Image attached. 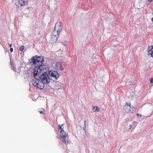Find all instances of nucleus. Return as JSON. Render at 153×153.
<instances>
[{"label": "nucleus", "mask_w": 153, "mask_h": 153, "mask_svg": "<svg viewBox=\"0 0 153 153\" xmlns=\"http://www.w3.org/2000/svg\"><path fill=\"white\" fill-rule=\"evenodd\" d=\"M31 61L33 65L36 66L33 71L36 79L32 81V84L36 87L42 89L44 87V83L48 84L50 82L47 74L48 68L46 65H42L43 59L42 56H33L31 59Z\"/></svg>", "instance_id": "nucleus-1"}, {"label": "nucleus", "mask_w": 153, "mask_h": 153, "mask_svg": "<svg viewBox=\"0 0 153 153\" xmlns=\"http://www.w3.org/2000/svg\"><path fill=\"white\" fill-rule=\"evenodd\" d=\"M63 125H59L58 126V130H60V140L63 143L66 144L69 143L68 141V134L63 130V128L62 127Z\"/></svg>", "instance_id": "nucleus-2"}, {"label": "nucleus", "mask_w": 153, "mask_h": 153, "mask_svg": "<svg viewBox=\"0 0 153 153\" xmlns=\"http://www.w3.org/2000/svg\"><path fill=\"white\" fill-rule=\"evenodd\" d=\"M59 34L55 31H53L51 39V42L52 43H54L57 41Z\"/></svg>", "instance_id": "nucleus-3"}, {"label": "nucleus", "mask_w": 153, "mask_h": 153, "mask_svg": "<svg viewBox=\"0 0 153 153\" xmlns=\"http://www.w3.org/2000/svg\"><path fill=\"white\" fill-rule=\"evenodd\" d=\"M62 29L61 22H57L55 25L53 31H56V33H60V31Z\"/></svg>", "instance_id": "nucleus-4"}, {"label": "nucleus", "mask_w": 153, "mask_h": 153, "mask_svg": "<svg viewBox=\"0 0 153 153\" xmlns=\"http://www.w3.org/2000/svg\"><path fill=\"white\" fill-rule=\"evenodd\" d=\"M48 74L50 76H51L54 79H57L59 77V74L56 71H50L48 72Z\"/></svg>", "instance_id": "nucleus-5"}, {"label": "nucleus", "mask_w": 153, "mask_h": 153, "mask_svg": "<svg viewBox=\"0 0 153 153\" xmlns=\"http://www.w3.org/2000/svg\"><path fill=\"white\" fill-rule=\"evenodd\" d=\"M147 51L148 55L153 58V45L149 47Z\"/></svg>", "instance_id": "nucleus-6"}, {"label": "nucleus", "mask_w": 153, "mask_h": 153, "mask_svg": "<svg viewBox=\"0 0 153 153\" xmlns=\"http://www.w3.org/2000/svg\"><path fill=\"white\" fill-rule=\"evenodd\" d=\"M133 108L135 109V108L134 107H133L128 106H125L123 108V109L125 111V112L126 113H132L133 112V111H131V109Z\"/></svg>", "instance_id": "nucleus-7"}, {"label": "nucleus", "mask_w": 153, "mask_h": 153, "mask_svg": "<svg viewBox=\"0 0 153 153\" xmlns=\"http://www.w3.org/2000/svg\"><path fill=\"white\" fill-rule=\"evenodd\" d=\"M55 66L56 69L59 71H62L64 69L62 66L61 63L59 62H57Z\"/></svg>", "instance_id": "nucleus-8"}, {"label": "nucleus", "mask_w": 153, "mask_h": 153, "mask_svg": "<svg viewBox=\"0 0 153 153\" xmlns=\"http://www.w3.org/2000/svg\"><path fill=\"white\" fill-rule=\"evenodd\" d=\"M19 3L22 6H24L28 4V1H27L19 0Z\"/></svg>", "instance_id": "nucleus-9"}, {"label": "nucleus", "mask_w": 153, "mask_h": 153, "mask_svg": "<svg viewBox=\"0 0 153 153\" xmlns=\"http://www.w3.org/2000/svg\"><path fill=\"white\" fill-rule=\"evenodd\" d=\"M38 111L40 114H42L44 115L45 112V110L43 108H40L38 109Z\"/></svg>", "instance_id": "nucleus-10"}, {"label": "nucleus", "mask_w": 153, "mask_h": 153, "mask_svg": "<svg viewBox=\"0 0 153 153\" xmlns=\"http://www.w3.org/2000/svg\"><path fill=\"white\" fill-rule=\"evenodd\" d=\"M92 110L94 112H99L100 111V108L97 106H95L93 107Z\"/></svg>", "instance_id": "nucleus-11"}, {"label": "nucleus", "mask_w": 153, "mask_h": 153, "mask_svg": "<svg viewBox=\"0 0 153 153\" xmlns=\"http://www.w3.org/2000/svg\"><path fill=\"white\" fill-rule=\"evenodd\" d=\"M24 46H22L19 48V49L20 51H22L24 50Z\"/></svg>", "instance_id": "nucleus-12"}, {"label": "nucleus", "mask_w": 153, "mask_h": 153, "mask_svg": "<svg viewBox=\"0 0 153 153\" xmlns=\"http://www.w3.org/2000/svg\"><path fill=\"white\" fill-rule=\"evenodd\" d=\"M131 105V104L130 103L126 102V105H125V106H130Z\"/></svg>", "instance_id": "nucleus-13"}, {"label": "nucleus", "mask_w": 153, "mask_h": 153, "mask_svg": "<svg viewBox=\"0 0 153 153\" xmlns=\"http://www.w3.org/2000/svg\"><path fill=\"white\" fill-rule=\"evenodd\" d=\"M137 117H138V118H140L141 117V115L139 114H137Z\"/></svg>", "instance_id": "nucleus-14"}, {"label": "nucleus", "mask_w": 153, "mask_h": 153, "mask_svg": "<svg viewBox=\"0 0 153 153\" xmlns=\"http://www.w3.org/2000/svg\"><path fill=\"white\" fill-rule=\"evenodd\" d=\"M150 81L151 83H153V78H151Z\"/></svg>", "instance_id": "nucleus-15"}, {"label": "nucleus", "mask_w": 153, "mask_h": 153, "mask_svg": "<svg viewBox=\"0 0 153 153\" xmlns=\"http://www.w3.org/2000/svg\"><path fill=\"white\" fill-rule=\"evenodd\" d=\"M13 51V48H10V51L11 52H12Z\"/></svg>", "instance_id": "nucleus-16"}, {"label": "nucleus", "mask_w": 153, "mask_h": 153, "mask_svg": "<svg viewBox=\"0 0 153 153\" xmlns=\"http://www.w3.org/2000/svg\"><path fill=\"white\" fill-rule=\"evenodd\" d=\"M8 45H9L10 47V48L12 46V45L11 44H8Z\"/></svg>", "instance_id": "nucleus-17"}, {"label": "nucleus", "mask_w": 153, "mask_h": 153, "mask_svg": "<svg viewBox=\"0 0 153 153\" xmlns=\"http://www.w3.org/2000/svg\"><path fill=\"white\" fill-rule=\"evenodd\" d=\"M148 1L149 2H151L153 1V0H148Z\"/></svg>", "instance_id": "nucleus-18"}, {"label": "nucleus", "mask_w": 153, "mask_h": 153, "mask_svg": "<svg viewBox=\"0 0 153 153\" xmlns=\"http://www.w3.org/2000/svg\"><path fill=\"white\" fill-rule=\"evenodd\" d=\"M151 20L153 22V17L152 18Z\"/></svg>", "instance_id": "nucleus-19"}, {"label": "nucleus", "mask_w": 153, "mask_h": 153, "mask_svg": "<svg viewBox=\"0 0 153 153\" xmlns=\"http://www.w3.org/2000/svg\"><path fill=\"white\" fill-rule=\"evenodd\" d=\"M131 127V125H130L129 126V128H130Z\"/></svg>", "instance_id": "nucleus-20"}]
</instances>
